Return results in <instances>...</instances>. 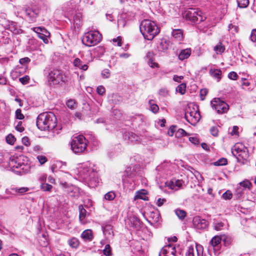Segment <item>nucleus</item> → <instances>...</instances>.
I'll use <instances>...</instances> for the list:
<instances>
[{
  "label": "nucleus",
  "instance_id": "nucleus-18",
  "mask_svg": "<svg viewBox=\"0 0 256 256\" xmlns=\"http://www.w3.org/2000/svg\"><path fill=\"white\" fill-rule=\"evenodd\" d=\"M222 238L219 236H216L212 238L210 242V244L213 247L214 250H218L220 248V244Z\"/></svg>",
  "mask_w": 256,
  "mask_h": 256
},
{
  "label": "nucleus",
  "instance_id": "nucleus-47",
  "mask_svg": "<svg viewBox=\"0 0 256 256\" xmlns=\"http://www.w3.org/2000/svg\"><path fill=\"white\" fill-rule=\"evenodd\" d=\"M196 250L197 252L198 256H202L203 247L200 244H196Z\"/></svg>",
  "mask_w": 256,
  "mask_h": 256
},
{
  "label": "nucleus",
  "instance_id": "nucleus-1",
  "mask_svg": "<svg viewBox=\"0 0 256 256\" xmlns=\"http://www.w3.org/2000/svg\"><path fill=\"white\" fill-rule=\"evenodd\" d=\"M84 3V0H70L64 4L62 10L68 16L73 18L75 23L78 24L82 18V10Z\"/></svg>",
  "mask_w": 256,
  "mask_h": 256
},
{
  "label": "nucleus",
  "instance_id": "nucleus-49",
  "mask_svg": "<svg viewBox=\"0 0 256 256\" xmlns=\"http://www.w3.org/2000/svg\"><path fill=\"white\" fill-rule=\"evenodd\" d=\"M37 159L38 160L40 164H44L48 160L47 158L45 156L42 155L38 156Z\"/></svg>",
  "mask_w": 256,
  "mask_h": 256
},
{
  "label": "nucleus",
  "instance_id": "nucleus-33",
  "mask_svg": "<svg viewBox=\"0 0 256 256\" xmlns=\"http://www.w3.org/2000/svg\"><path fill=\"white\" fill-rule=\"evenodd\" d=\"M228 30L230 32V34H232L233 35H234L236 34L238 32L239 28L238 26L230 23L228 25Z\"/></svg>",
  "mask_w": 256,
  "mask_h": 256
},
{
  "label": "nucleus",
  "instance_id": "nucleus-19",
  "mask_svg": "<svg viewBox=\"0 0 256 256\" xmlns=\"http://www.w3.org/2000/svg\"><path fill=\"white\" fill-rule=\"evenodd\" d=\"M80 236L84 241H92L93 238L92 232L91 230H86L81 234Z\"/></svg>",
  "mask_w": 256,
  "mask_h": 256
},
{
  "label": "nucleus",
  "instance_id": "nucleus-36",
  "mask_svg": "<svg viewBox=\"0 0 256 256\" xmlns=\"http://www.w3.org/2000/svg\"><path fill=\"white\" fill-rule=\"evenodd\" d=\"M116 198V194L113 191L108 192L104 196V198L106 200H112Z\"/></svg>",
  "mask_w": 256,
  "mask_h": 256
},
{
  "label": "nucleus",
  "instance_id": "nucleus-22",
  "mask_svg": "<svg viewBox=\"0 0 256 256\" xmlns=\"http://www.w3.org/2000/svg\"><path fill=\"white\" fill-rule=\"evenodd\" d=\"M103 232L105 236L108 238H110L113 236V231L112 226L110 224H106L102 226Z\"/></svg>",
  "mask_w": 256,
  "mask_h": 256
},
{
  "label": "nucleus",
  "instance_id": "nucleus-13",
  "mask_svg": "<svg viewBox=\"0 0 256 256\" xmlns=\"http://www.w3.org/2000/svg\"><path fill=\"white\" fill-rule=\"evenodd\" d=\"M185 118L188 122L192 124H194L200 120V112L198 110H194V111L190 112L188 110H186L185 114Z\"/></svg>",
  "mask_w": 256,
  "mask_h": 256
},
{
  "label": "nucleus",
  "instance_id": "nucleus-30",
  "mask_svg": "<svg viewBox=\"0 0 256 256\" xmlns=\"http://www.w3.org/2000/svg\"><path fill=\"white\" fill-rule=\"evenodd\" d=\"M172 36L178 41H181L182 40V32L180 29L173 30Z\"/></svg>",
  "mask_w": 256,
  "mask_h": 256
},
{
  "label": "nucleus",
  "instance_id": "nucleus-37",
  "mask_svg": "<svg viewBox=\"0 0 256 256\" xmlns=\"http://www.w3.org/2000/svg\"><path fill=\"white\" fill-rule=\"evenodd\" d=\"M238 5L240 8H246L249 4L248 0H236Z\"/></svg>",
  "mask_w": 256,
  "mask_h": 256
},
{
  "label": "nucleus",
  "instance_id": "nucleus-62",
  "mask_svg": "<svg viewBox=\"0 0 256 256\" xmlns=\"http://www.w3.org/2000/svg\"><path fill=\"white\" fill-rule=\"evenodd\" d=\"M30 60L28 57L22 58L20 60L19 62L21 64H25L30 62Z\"/></svg>",
  "mask_w": 256,
  "mask_h": 256
},
{
  "label": "nucleus",
  "instance_id": "nucleus-39",
  "mask_svg": "<svg viewBox=\"0 0 256 256\" xmlns=\"http://www.w3.org/2000/svg\"><path fill=\"white\" fill-rule=\"evenodd\" d=\"M187 133L182 128H178L176 130L175 136L177 138H180L184 136H186Z\"/></svg>",
  "mask_w": 256,
  "mask_h": 256
},
{
  "label": "nucleus",
  "instance_id": "nucleus-56",
  "mask_svg": "<svg viewBox=\"0 0 256 256\" xmlns=\"http://www.w3.org/2000/svg\"><path fill=\"white\" fill-rule=\"evenodd\" d=\"M238 77L237 74L234 72H231L228 74V78L232 80H236Z\"/></svg>",
  "mask_w": 256,
  "mask_h": 256
},
{
  "label": "nucleus",
  "instance_id": "nucleus-35",
  "mask_svg": "<svg viewBox=\"0 0 256 256\" xmlns=\"http://www.w3.org/2000/svg\"><path fill=\"white\" fill-rule=\"evenodd\" d=\"M175 214L178 216V217L180 220L184 219L186 216V212L180 209H176L175 210Z\"/></svg>",
  "mask_w": 256,
  "mask_h": 256
},
{
  "label": "nucleus",
  "instance_id": "nucleus-21",
  "mask_svg": "<svg viewBox=\"0 0 256 256\" xmlns=\"http://www.w3.org/2000/svg\"><path fill=\"white\" fill-rule=\"evenodd\" d=\"M191 54L190 48H186L181 50L178 54V58L180 60H183L185 59L188 58Z\"/></svg>",
  "mask_w": 256,
  "mask_h": 256
},
{
  "label": "nucleus",
  "instance_id": "nucleus-38",
  "mask_svg": "<svg viewBox=\"0 0 256 256\" xmlns=\"http://www.w3.org/2000/svg\"><path fill=\"white\" fill-rule=\"evenodd\" d=\"M186 84L184 83L181 84H179L176 88V90L181 94H184L186 92Z\"/></svg>",
  "mask_w": 256,
  "mask_h": 256
},
{
  "label": "nucleus",
  "instance_id": "nucleus-54",
  "mask_svg": "<svg viewBox=\"0 0 256 256\" xmlns=\"http://www.w3.org/2000/svg\"><path fill=\"white\" fill-rule=\"evenodd\" d=\"M154 54L152 52H148L146 55V60L148 61H150L154 60Z\"/></svg>",
  "mask_w": 256,
  "mask_h": 256
},
{
  "label": "nucleus",
  "instance_id": "nucleus-8",
  "mask_svg": "<svg viewBox=\"0 0 256 256\" xmlns=\"http://www.w3.org/2000/svg\"><path fill=\"white\" fill-rule=\"evenodd\" d=\"M22 156L10 159L9 166L12 168L18 169L16 172L20 174H26L30 172V168L27 163L21 162ZM14 170H16L14 169Z\"/></svg>",
  "mask_w": 256,
  "mask_h": 256
},
{
  "label": "nucleus",
  "instance_id": "nucleus-58",
  "mask_svg": "<svg viewBox=\"0 0 256 256\" xmlns=\"http://www.w3.org/2000/svg\"><path fill=\"white\" fill-rule=\"evenodd\" d=\"M224 224L222 222H215L214 223V228L217 230H221Z\"/></svg>",
  "mask_w": 256,
  "mask_h": 256
},
{
  "label": "nucleus",
  "instance_id": "nucleus-41",
  "mask_svg": "<svg viewBox=\"0 0 256 256\" xmlns=\"http://www.w3.org/2000/svg\"><path fill=\"white\" fill-rule=\"evenodd\" d=\"M103 253L105 256H110L112 255V249L109 244L106 245L103 250Z\"/></svg>",
  "mask_w": 256,
  "mask_h": 256
},
{
  "label": "nucleus",
  "instance_id": "nucleus-59",
  "mask_svg": "<svg viewBox=\"0 0 256 256\" xmlns=\"http://www.w3.org/2000/svg\"><path fill=\"white\" fill-rule=\"evenodd\" d=\"M96 92L100 95H102L105 93L106 90L103 86H100L97 88Z\"/></svg>",
  "mask_w": 256,
  "mask_h": 256
},
{
  "label": "nucleus",
  "instance_id": "nucleus-40",
  "mask_svg": "<svg viewBox=\"0 0 256 256\" xmlns=\"http://www.w3.org/2000/svg\"><path fill=\"white\" fill-rule=\"evenodd\" d=\"M228 160L226 158H221L218 160L216 162H214V166H224L227 164Z\"/></svg>",
  "mask_w": 256,
  "mask_h": 256
},
{
  "label": "nucleus",
  "instance_id": "nucleus-55",
  "mask_svg": "<svg viewBox=\"0 0 256 256\" xmlns=\"http://www.w3.org/2000/svg\"><path fill=\"white\" fill-rule=\"evenodd\" d=\"M29 80H30L29 76H26L24 77L20 78H19L20 82L23 84H28L29 82Z\"/></svg>",
  "mask_w": 256,
  "mask_h": 256
},
{
  "label": "nucleus",
  "instance_id": "nucleus-12",
  "mask_svg": "<svg viewBox=\"0 0 256 256\" xmlns=\"http://www.w3.org/2000/svg\"><path fill=\"white\" fill-rule=\"evenodd\" d=\"M48 80L52 84H58L64 81L62 74L58 70H53L49 72Z\"/></svg>",
  "mask_w": 256,
  "mask_h": 256
},
{
  "label": "nucleus",
  "instance_id": "nucleus-10",
  "mask_svg": "<svg viewBox=\"0 0 256 256\" xmlns=\"http://www.w3.org/2000/svg\"><path fill=\"white\" fill-rule=\"evenodd\" d=\"M232 152L238 162L246 160L249 156L247 148L242 144H235L232 148Z\"/></svg>",
  "mask_w": 256,
  "mask_h": 256
},
{
  "label": "nucleus",
  "instance_id": "nucleus-24",
  "mask_svg": "<svg viewBox=\"0 0 256 256\" xmlns=\"http://www.w3.org/2000/svg\"><path fill=\"white\" fill-rule=\"evenodd\" d=\"M136 176V172L133 168L129 166L128 167L125 171L124 174L122 176V180H124V177L126 178H134Z\"/></svg>",
  "mask_w": 256,
  "mask_h": 256
},
{
  "label": "nucleus",
  "instance_id": "nucleus-3",
  "mask_svg": "<svg viewBox=\"0 0 256 256\" xmlns=\"http://www.w3.org/2000/svg\"><path fill=\"white\" fill-rule=\"evenodd\" d=\"M79 176L90 186L94 187L99 182L96 172L87 164H82L78 168Z\"/></svg>",
  "mask_w": 256,
  "mask_h": 256
},
{
  "label": "nucleus",
  "instance_id": "nucleus-27",
  "mask_svg": "<svg viewBox=\"0 0 256 256\" xmlns=\"http://www.w3.org/2000/svg\"><path fill=\"white\" fill-rule=\"evenodd\" d=\"M68 244L72 248H77L79 246L80 242L78 238L73 237L69 239L68 241Z\"/></svg>",
  "mask_w": 256,
  "mask_h": 256
},
{
  "label": "nucleus",
  "instance_id": "nucleus-29",
  "mask_svg": "<svg viewBox=\"0 0 256 256\" xmlns=\"http://www.w3.org/2000/svg\"><path fill=\"white\" fill-rule=\"evenodd\" d=\"M132 226L136 228H140L141 226V222L140 220L136 216H132L130 218Z\"/></svg>",
  "mask_w": 256,
  "mask_h": 256
},
{
  "label": "nucleus",
  "instance_id": "nucleus-15",
  "mask_svg": "<svg viewBox=\"0 0 256 256\" xmlns=\"http://www.w3.org/2000/svg\"><path fill=\"white\" fill-rule=\"evenodd\" d=\"M183 183L184 182L182 180H173L170 182H167L166 184L170 188L177 190L182 186Z\"/></svg>",
  "mask_w": 256,
  "mask_h": 256
},
{
  "label": "nucleus",
  "instance_id": "nucleus-52",
  "mask_svg": "<svg viewBox=\"0 0 256 256\" xmlns=\"http://www.w3.org/2000/svg\"><path fill=\"white\" fill-rule=\"evenodd\" d=\"M16 118L18 120H22L24 118V116L22 113L20 109H18L16 111Z\"/></svg>",
  "mask_w": 256,
  "mask_h": 256
},
{
  "label": "nucleus",
  "instance_id": "nucleus-34",
  "mask_svg": "<svg viewBox=\"0 0 256 256\" xmlns=\"http://www.w3.org/2000/svg\"><path fill=\"white\" fill-rule=\"evenodd\" d=\"M154 101L152 100H149L148 104L150 106V110L154 113L156 114L158 112L159 110V108L158 106L155 104H154Z\"/></svg>",
  "mask_w": 256,
  "mask_h": 256
},
{
  "label": "nucleus",
  "instance_id": "nucleus-7",
  "mask_svg": "<svg viewBox=\"0 0 256 256\" xmlns=\"http://www.w3.org/2000/svg\"><path fill=\"white\" fill-rule=\"evenodd\" d=\"M102 40V35L97 30H90L85 33L82 38V42L87 46L96 45Z\"/></svg>",
  "mask_w": 256,
  "mask_h": 256
},
{
  "label": "nucleus",
  "instance_id": "nucleus-6",
  "mask_svg": "<svg viewBox=\"0 0 256 256\" xmlns=\"http://www.w3.org/2000/svg\"><path fill=\"white\" fill-rule=\"evenodd\" d=\"M88 140L82 135L74 137L70 142V149L76 154H80L86 150L88 146Z\"/></svg>",
  "mask_w": 256,
  "mask_h": 256
},
{
  "label": "nucleus",
  "instance_id": "nucleus-61",
  "mask_svg": "<svg viewBox=\"0 0 256 256\" xmlns=\"http://www.w3.org/2000/svg\"><path fill=\"white\" fill-rule=\"evenodd\" d=\"M210 132L212 136H218V130L216 127V126L212 127L210 130Z\"/></svg>",
  "mask_w": 256,
  "mask_h": 256
},
{
  "label": "nucleus",
  "instance_id": "nucleus-25",
  "mask_svg": "<svg viewBox=\"0 0 256 256\" xmlns=\"http://www.w3.org/2000/svg\"><path fill=\"white\" fill-rule=\"evenodd\" d=\"M225 46L222 42H219L214 47V50L217 54H222L225 51Z\"/></svg>",
  "mask_w": 256,
  "mask_h": 256
},
{
  "label": "nucleus",
  "instance_id": "nucleus-53",
  "mask_svg": "<svg viewBox=\"0 0 256 256\" xmlns=\"http://www.w3.org/2000/svg\"><path fill=\"white\" fill-rule=\"evenodd\" d=\"M148 64L152 68H158L159 64L155 62V60H152L150 61H148Z\"/></svg>",
  "mask_w": 256,
  "mask_h": 256
},
{
  "label": "nucleus",
  "instance_id": "nucleus-5",
  "mask_svg": "<svg viewBox=\"0 0 256 256\" xmlns=\"http://www.w3.org/2000/svg\"><path fill=\"white\" fill-rule=\"evenodd\" d=\"M47 4L42 2L32 8H26L24 10L26 16L28 20L31 22H35L40 15L45 14L48 10Z\"/></svg>",
  "mask_w": 256,
  "mask_h": 256
},
{
  "label": "nucleus",
  "instance_id": "nucleus-11",
  "mask_svg": "<svg viewBox=\"0 0 256 256\" xmlns=\"http://www.w3.org/2000/svg\"><path fill=\"white\" fill-rule=\"evenodd\" d=\"M212 107L219 114L226 113L229 109V106L220 98H214L211 102Z\"/></svg>",
  "mask_w": 256,
  "mask_h": 256
},
{
  "label": "nucleus",
  "instance_id": "nucleus-43",
  "mask_svg": "<svg viewBox=\"0 0 256 256\" xmlns=\"http://www.w3.org/2000/svg\"><path fill=\"white\" fill-rule=\"evenodd\" d=\"M101 76L103 78H109L110 76V70L107 68L104 69L102 71Z\"/></svg>",
  "mask_w": 256,
  "mask_h": 256
},
{
  "label": "nucleus",
  "instance_id": "nucleus-32",
  "mask_svg": "<svg viewBox=\"0 0 256 256\" xmlns=\"http://www.w3.org/2000/svg\"><path fill=\"white\" fill-rule=\"evenodd\" d=\"M126 138H128V140L131 142H136L139 140V136L132 132H128L126 135Z\"/></svg>",
  "mask_w": 256,
  "mask_h": 256
},
{
  "label": "nucleus",
  "instance_id": "nucleus-17",
  "mask_svg": "<svg viewBox=\"0 0 256 256\" xmlns=\"http://www.w3.org/2000/svg\"><path fill=\"white\" fill-rule=\"evenodd\" d=\"M73 64L75 67L82 71H86L88 68V64L83 62L79 58H76L74 60Z\"/></svg>",
  "mask_w": 256,
  "mask_h": 256
},
{
  "label": "nucleus",
  "instance_id": "nucleus-63",
  "mask_svg": "<svg viewBox=\"0 0 256 256\" xmlns=\"http://www.w3.org/2000/svg\"><path fill=\"white\" fill-rule=\"evenodd\" d=\"M189 140L195 145L198 144L200 142L196 136L190 137Z\"/></svg>",
  "mask_w": 256,
  "mask_h": 256
},
{
  "label": "nucleus",
  "instance_id": "nucleus-57",
  "mask_svg": "<svg viewBox=\"0 0 256 256\" xmlns=\"http://www.w3.org/2000/svg\"><path fill=\"white\" fill-rule=\"evenodd\" d=\"M22 122L21 121H19L18 122L17 125L16 126V129L20 132H22L24 130V126H22Z\"/></svg>",
  "mask_w": 256,
  "mask_h": 256
},
{
  "label": "nucleus",
  "instance_id": "nucleus-60",
  "mask_svg": "<svg viewBox=\"0 0 256 256\" xmlns=\"http://www.w3.org/2000/svg\"><path fill=\"white\" fill-rule=\"evenodd\" d=\"M194 248L192 246H190L186 252V256H194Z\"/></svg>",
  "mask_w": 256,
  "mask_h": 256
},
{
  "label": "nucleus",
  "instance_id": "nucleus-44",
  "mask_svg": "<svg viewBox=\"0 0 256 256\" xmlns=\"http://www.w3.org/2000/svg\"><path fill=\"white\" fill-rule=\"evenodd\" d=\"M28 188L26 187H22V188H13L12 190L15 192L24 194L28 190Z\"/></svg>",
  "mask_w": 256,
  "mask_h": 256
},
{
  "label": "nucleus",
  "instance_id": "nucleus-28",
  "mask_svg": "<svg viewBox=\"0 0 256 256\" xmlns=\"http://www.w3.org/2000/svg\"><path fill=\"white\" fill-rule=\"evenodd\" d=\"M34 32H36L37 34H43L45 36L47 35H50L49 32L45 28L42 27H35L32 28Z\"/></svg>",
  "mask_w": 256,
  "mask_h": 256
},
{
  "label": "nucleus",
  "instance_id": "nucleus-2",
  "mask_svg": "<svg viewBox=\"0 0 256 256\" xmlns=\"http://www.w3.org/2000/svg\"><path fill=\"white\" fill-rule=\"evenodd\" d=\"M57 120L56 116L51 112L40 114L36 120V126L42 130H50L55 128Z\"/></svg>",
  "mask_w": 256,
  "mask_h": 256
},
{
  "label": "nucleus",
  "instance_id": "nucleus-42",
  "mask_svg": "<svg viewBox=\"0 0 256 256\" xmlns=\"http://www.w3.org/2000/svg\"><path fill=\"white\" fill-rule=\"evenodd\" d=\"M232 194L230 190H226L222 195V198L224 200H230L232 198Z\"/></svg>",
  "mask_w": 256,
  "mask_h": 256
},
{
  "label": "nucleus",
  "instance_id": "nucleus-16",
  "mask_svg": "<svg viewBox=\"0 0 256 256\" xmlns=\"http://www.w3.org/2000/svg\"><path fill=\"white\" fill-rule=\"evenodd\" d=\"M4 28L14 34H19L22 32V30L18 28L16 26V24L13 22H8V23L4 26Z\"/></svg>",
  "mask_w": 256,
  "mask_h": 256
},
{
  "label": "nucleus",
  "instance_id": "nucleus-26",
  "mask_svg": "<svg viewBox=\"0 0 256 256\" xmlns=\"http://www.w3.org/2000/svg\"><path fill=\"white\" fill-rule=\"evenodd\" d=\"M210 74L212 76L220 81L221 79L222 71L220 69H212L210 70Z\"/></svg>",
  "mask_w": 256,
  "mask_h": 256
},
{
  "label": "nucleus",
  "instance_id": "nucleus-46",
  "mask_svg": "<svg viewBox=\"0 0 256 256\" xmlns=\"http://www.w3.org/2000/svg\"><path fill=\"white\" fill-rule=\"evenodd\" d=\"M66 106L72 110H74L76 107V102L74 100H69L66 102Z\"/></svg>",
  "mask_w": 256,
  "mask_h": 256
},
{
  "label": "nucleus",
  "instance_id": "nucleus-9",
  "mask_svg": "<svg viewBox=\"0 0 256 256\" xmlns=\"http://www.w3.org/2000/svg\"><path fill=\"white\" fill-rule=\"evenodd\" d=\"M184 16L186 20L192 22L200 23L204 21L206 17L202 16V12L198 8H190L184 12Z\"/></svg>",
  "mask_w": 256,
  "mask_h": 256
},
{
  "label": "nucleus",
  "instance_id": "nucleus-48",
  "mask_svg": "<svg viewBox=\"0 0 256 256\" xmlns=\"http://www.w3.org/2000/svg\"><path fill=\"white\" fill-rule=\"evenodd\" d=\"M6 141L8 144H12L15 141V138L13 135L10 134L6 137Z\"/></svg>",
  "mask_w": 256,
  "mask_h": 256
},
{
  "label": "nucleus",
  "instance_id": "nucleus-23",
  "mask_svg": "<svg viewBox=\"0 0 256 256\" xmlns=\"http://www.w3.org/2000/svg\"><path fill=\"white\" fill-rule=\"evenodd\" d=\"M149 218L151 219V220H147L150 224H152L156 223L159 222L160 214L157 212H150V214Z\"/></svg>",
  "mask_w": 256,
  "mask_h": 256
},
{
  "label": "nucleus",
  "instance_id": "nucleus-50",
  "mask_svg": "<svg viewBox=\"0 0 256 256\" xmlns=\"http://www.w3.org/2000/svg\"><path fill=\"white\" fill-rule=\"evenodd\" d=\"M122 38L121 36H118L116 38H113L112 41L114 44L116 46H120L122 44Z\"/></svg>",
  "mask_w": 256,
  "mask_h": 256
},
{
  "label": "nucleus",
  "instance_id": "nucleus-64",
  "mask_svg": "<svg viewBox=\"0 0 256 256\" xmlns=\"http://www.w3.org/2000/svg\"><path fill=\"white\" fill-rule=\"evenodd\" d=\"M250 40L253 42H256V28L252 30L250 35Z\"/></svg>",
  "mask_w": 256,
  "mask_h": 256
},
{
  "label": "nucleus",
  "instance_id": "nucleus-45",
  "mask_svg": "<svg viewBox=\"0 0 256 256\" xmlns=\"http://www.w3.org/2000/svg\"><path fill=\"white\" fill-rule=\"evenodd\" d=\"M52 188V186L48 184L43 183L40 185V188L44 191L50 192Z\"/></svg>",
  "mask_w": 256,
  "mask_h": 256
},
{
  "label": "nucleus",
  "instance_id": "nucleus-31",
  "mask_svg": "<svg viewBox=\"0 0 256 256\" xmlns=\"http://www.w3.org/2000/svg\"><path fill=\"white\" fill-rule=\"evenodd\" d=\"M78 209H79V212H80V214H79L80 220V222L82 224H84L85 223V222L84 220L85 218L86 217V211L84 208L82 207V206H80Z\"/></svg>",
  "mask_w": 256,
  "mask_h": 256
},
{
  "label": "nucleus",
  "instance_id": "nucleus-14",
  "mask_svg": "<svg viewBox=\"0 0 256 256\" xmlns=\"http://www.w3.org/2000/svg\"><path fill=\"white\" fill-rule=\"evenodd\" d=\"M193 223L194 226L198 229H204L208 226V222L204 219L200 217H195L193 220Z\"/></svg>",
  "mask_w": 256,
  "mask_h": 256
},
{
  "label": "nucleus",
  "instance_id": "nucleus-51",
  "mask_svg": "<svg viewBox=\"0 0 256 256\" xmlns=\"http://www.w3.org/2000/svg\"><path fill=\"white\" fill-rule=\"evenodd\" d=\"M177 129V127L175 126H172L170 127V129L168 130V134L170 136H172L174 134L176 133V130Z\"/></svg>",
  "mask_w": 256,
  "mask_h": 256
},
{
  "label": "nucleus",
  "instance_id": "nucleus-4",
  "mask_svg": "<svg viewBox=\"0 0 256 256\" xmlns=\"http://www.w3.org/2000/svg\"><path fill=\"white\" fill-rule=\"evenodd\" d=\"M140 30L145 39L152 40L160 32L156 23L149 20H143L140 26Z\"/></svg>",
  "mask_w": 256,
  "mask_h": 256
},
{
  "label": "nucleus",
  "instance_id": "nucleus-20",
  "mask_svg": "<svg viewBox=\"0 0 256 256\" xmlns=\"http://www.w3.org/2000/svg\"><path fill=\"white\" fill-rule=\"evenodd\" d=\"M148 192L144 189H142L136 192L134 196V200L141 199L144 200H148V198L147 196Z\"/></svg>",
  "mask_w": 256,
  "mask_h": 256
}]
</instances>
